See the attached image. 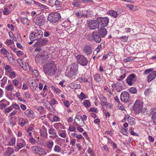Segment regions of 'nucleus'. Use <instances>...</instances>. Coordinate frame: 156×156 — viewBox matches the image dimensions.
Instances as JSON below:
<instances>
[{
  "mask_svg": "<svg viewBox=\"0 0 156 156\" xmlns=\"http://www.w3.org/2000/svg\"><path fill=\"white\" fill-rule=\"evenodd\" d=\"M60 14L58 12L51 13L48 15V20L51 22L55 23L60 19Z\"/></svg>",
  "mask_w": 156,
  "mask_h": 156,
  "instance_id": "obj_5",
  "label": "nucleus"
},
{
  "mask_svg": "<svg viewBox=\"0 0 156 156\" xmlns=\"http://www.w3.org/2000/svg\"><path fill=\"white\" fill-rule=\"evenodd\" d=\"M129 91L133 94H135L137 92V90L136 88L132 87L129 89Z\"/></svg>",
  "mask_w": 156,
  "mask_h": 156,
  "instance_id": "obj_40",
  "label": "nucleus"
},
{
  "mask_svg": "<svg viewBox=\"0 0 156 156\" xmlns=\"http://www.w3.org/2000/svg\"><path fill=\"white\" fill-rule=\"evenodd\" d=\"M87 25L91 30L98 29L99 27V23L97 20H91L87 21Z\"/></svg>",
  "mask_w": 156,
  "mask_h": 156,
  "instance_id": "obj_8",
  "label": "nucleus"
},
{
  "mask_svg": "<svg viewBox=\"0 0 156 156\" xmlns=\"http://www.w3.org/2000/svg\"><path fill=\"white\" fill-rule=\"evenodd\" d=\"M6 42L7 44L9 45L12 44L14 43V41L11 39L7 40Z\"/></svg>",
  "mask_w": 156,
  "mask_h": 156,
  "instance_id": "obj_63",
  "label": "nucleus"
},
{
  "mask_svg": "<svg viewBox=\"0 0 156 156\" xmlns=\"http://www.w3.org/2000/svg\"><path fill=\"white\" fill-rule=\"evenodd\" d=\"M51 88L56 93H60L61 92V90L55 87L54 86H51Z\"/></svg>",
  "mask_w": 156,
  "mask_h": 156,
  "instance_id": "obj_31",
  "label": "nucleus"
},
{
  "mask_svg": "<svg viewBox=\"0 0 156 156\" xmlns=\"http://www.w3.org/2000/svg\"><path fill=\"white\" fill-rule=\"evenodd\" d=\"M31 150L34 153L38 154L39 156L45 155L47 154L44 149L37 146L32 147Z\"/></svg>",
  "mask_w": 156,
  "mask_h": 156,
  "instance_id": "obj_6",
  "label": "nucleus"
},
{
  "mask_svg": "<svg viewBox=\"0 0 156 156\" xmlns=\"http://www.w3.org/2000/svg\"><path fill=\"white\" fill-rule=\"evenodd\" d=\"M88 153L90 154L91 156H95L93 151L90 148H89L87 150V151Z\"/></svg>",
  "mask_w": 156,
  "mask_h": 156,
  "instance_id": "obj_49",
  "label": "nucleus"
},
{
  "mask_svg": "<svg viewBox=\"0 0 156 156\" xmlns=\"http://www.w3.org/2000/svg\"><path fill=\"white\" fill-rule=\"evenodd\" d=\"M48 53L47 51H43L39 53L35 57L37 63H43L48 58Z\"/></svg>",
  "mask_w": 156,
  "mask_h": 156,
  "instance_id": "obj_3",
  "label": "nucleus"
},
{
  "mask_svg": "<svg viewBox=\"0 0 156 156\" xmlns=\"http://www.w3.org/2000/svg\"><path fill=\"white\" fill-rule=\"evenodd\" d=\"M76 60L78 63L81 65L85 66L87 65L88 61L84 55H78L76 57Z\"/></svg>",
  "mask_w": 156,
  "mask_h": 156,
  "instance_id": "obj_9",
  "label": "nucleus"
},
{
  "mask_svg": "<svg viewBox=\"0 0 156 156\" xmlns=\"http://www.w3.org/2000/svg\"><path fill=\"white\" fill-rule=\"evenodd\" d=\"M48 133L51 135H54V138H56L58 137V135L56 134V130L54 129H50L48 130Z\"/></svg>",
  "mask_w": 156,
  "mask_h": 156,
  "instance_id": "obj_23",
  "label": "nucleus"
},
{
  "mask_svg": "<svg viewBox=\"0 0 156 156\" xmlns=\"http://www.w3.org/2000/svg\"><path fill=\"white\" fill-rule=\"evenodd\" d=\"M104 89L107 90L108 92V95L109 97H111L112 94V93L111 92V90L107 86H105L104 87Z\"/></svg>",
  "mask_w": 156,
  "mask_h": 156,
  "instance_id": "obj_37",
  "label": "nucleus"
},
{
  "mask_svg": "<svg viewBox=\"0 0 156 156\" xmlns=\"http://www.w3.org/2000/svg\"><path fill=\"white\" fill-rule=\"evenodd\" d=\"M13 107L16 109H20V107L17 104H16V103H14L13 105Z\"/></svg>",
  "mask_w": 156,
  "mask_h": 156,
  "instance_id": "obj_64",
  "label": "nucleus"
},
{
  "mask_svg": "<svg viewBox=\"0 0 156 156\" xmlns=\"http://www.w3.org/2000/svg\"><path fill=\"white\" fill-rule=\"evenodd\" d=\"M84 105L85 106L89 107L90 106V102L88 100H85L83 102Z\"/></svg>",
  "mask_w": 156,
  "mask_h": 156,
  "instance_id": "obj_41",
  "label": "nucleus"
},
{
  "mask_svg": "<svg viewBox=\"0 0 156 156\" xmlns=\"http://www.w3.org/2000/svg\"><path fill=\"white\" fill-rule=\"evenodd\" d=\"M103 44L102 43H101V44L98 46V47L96 48V50L97 51V53H98L99 52V51L100 49H101L102 48V45H103Z\"/></svg>",
  "mask_w": 156,
  "mask_h": 156,
  "instance_id": "obj_55",
  "label": "nucleus"
},
{
  "mask_svg": "<svg viewBox=\"0 0 156 156\" xmlns=\"http://www.w3.org/2000/svg\"><path fill=\"white\" fill-rule=\"evenodd\" d=\"M100 103L102 106L108 105L106 101H101L100 102Z\"/></svg>",
  "mask_w": 156,
  "mask_h": 156,
  "instance_id": "obj_61",
  "label": "nucleus"
},
{
  "mask_svg": "<svg viewBox=\"0 0 156 156\" xmlns=\"http://www.w3.org/2000/svg\"><path fill=\"white\" fill-rule=\"evenodd\" d=\"M13 89V85L12 83H10L6 86L5 89L8 91H11Z\"/></svg>",
  "mask_w": 156,
  "mask_h": 156,
  "instance_id": "obj_27",
  "label": "nucleus"
},
{
  "mask_svg": "<svg viewBox=\"0 0 156 156\" xmlns=\"http://www.w3.org/2000/svg\"><path fill=\"white\" fill-rule=\"evenodd\" d=\"M119 39H120L122 41H127L128 39V36H126L125 35L119 37Z\"/></svg>",
  "mask_w": 156,
  "mask_h": 156,
  "instance_id": "obj_36",
  "label": "nucleus"
},
{
  "mask_svg": "<svg viewBox=\"0 0 156 156\" xmlns=\"http://www.w3.org/2000/svg\"><path fill=\"white\" fill-rule=\"evenodd\" d=\"M98 23L102 26L105 27H106L109 22V19L107 17H98L97 18Z\"/></svg>",
  "mask_w": 156,
  "mask_h": 156,
  "instance_id": "obj_10",
  "label": "nucleus"
},
{
  "mask_svg": "<svg viewBox=\"0 0 156 156\" xmlns=\"http://www.w3.org/2000/svg\"><path fill=\"white\" fill-rule=\"evenodd\" d=\"M54 127L56 129H62L63 126L60 123H55L54 125Z\"/></svg>",
  "mask_w": 156,
  "mask_h": 156,
  "instance_id": "obj_29",
  "label": "nucleus"
},
{
  "mask_svg": "<svg viewBox=\"0 0 156 156\" xmlns=\"http://www.w3.org/2000/svg\"><path fill=\"white\" fill-rule=\"evenodd\" d=\"M127 121L129 124L131 125L135 123L134 119L131 117H129L128 118Z\"/></svg>",
  "mask_w": 156,
  "mask_h": 156,
  "instance_id": "obj_26",
  "label": "nucleus"
},
{
  "mask_svg": "<svg viewBox=\"0 0 156 156\" xmlns=\"http://www.w3.org/2000/svg\"><path fill=\"white\" fill-rule=\"evenodd\" d=\"M4 68L5 70L9 72L11 71V68L10 66L8 65H6L4 66Z\"/></svg>",
  "mask_w": 156,
  "mask_h": 156,
  "instance_id": "obj_45",
  "label": "nucleus"
},
{
  "mask_svg": "<svg viewBox=\"0 0 156 156\" xmlns=\"http://www.w3.org/2000/svg\"><path fill=\"white\" fill-rule=\"evenodd\" d=\"M54 143L52 141H49L47 142L46 146L49 149H51Z\"/></svg>",
  "mask_w": 156,
  "mask_h": 156,
  "instance_id": "obj_33",
  "label": "nucleus"
},
{
  "mask_svg": "<svg viewBox=\"0 0 156 156\" xmlns=\"http://www.w3.org/2000/svg\"><path fill=\"white\" fill-rule=\"evenodd\" d=\"M25 1L26 3L28 4H30L32 3L33 2H34L35 4H36V2L33 1V0H25Z\"/></svg>",
  "mask_w": 156,
  "mask_h": 156,
  "instance_id": "obj_56",
  "label": "nucleus"
},
{
  "mask_svg": "<svg viewBox=\"0 0 156 156\" xmlns=\"http://www.w3.org/2000/svg\"><path fill=\"white\" fill-rule=\"evenodd\" d=\"M29 141L30 143L32 144H34L36 142V140L33 137L30 138Z\"/></svg>",
  "mask_w": 156,
  "mask_h": 156,
  "instance_id": "obj_62",
  "label": "nucleus"
},
{
  "mask_svg": "<svg viewBox=\"0 0 156 156\" xmlns=\"http://www.w3.org/2000/svg\"><path fill=\"white\" fill-rule=\"evenodd\" d=\"M80 118L81 119V125H84V120H86L87 119V116L86 115H83L82 116H80Z\"/></svg>",
  "mask_w": 156,
  "mask_h": 156,
  "instance_id": "obj_34",
  "label": "nucleus"
},
{
  "mask_svg": "<svg viewBox=\"0 0 156 156\" xmlns=\"http://www.w3.org/2000/svg\"><path fill=\"white\" fill-rule=\"evenodd\" d=\"M98 32L99 34L102 37H105L107 34V31L105 28H101L98 30Z\"/></svg>",
  "mask_w": 156,
  "mask_h": 156,
  "instance_id": "obj_18",
  "label": "nucleus"
},
{
  "mask_svg": "<svg viewBox=\"0 0 156 156\" xmlns=\"http://www.w3.org/2000/svg\"><path fill=\"white\" fill-rule=\"evenodd\" d=\"M61 151V148L58 145H56L55 146L54 151L56 152L59 153Z\"/></svg>",
  "mask_w": 156,
  "mask_h": 156,
  "instance_id": "obj_35",
  "label": "nucleus"
},
{
  "mask_svg": "<svg viewBox=\"0 0 156 156\" xmlns=\"http://www.w3.org/2000/svg\"><path fill=\"white\" fill-rule=\"evenodd\" d=\"M136 80V76L133 73L129 76L126 79V83L130 86L132 85Z\"/></svg>",
  "mask_w": 156,
  "mask_h": 156,
  "instance_id": "obj_11",
  "label": "nucleus"
},
{
  "mask_svg": "<svg viewBox=\"0 0 156 156\" xmlns=\"http://www.w3.org/2000/svg\"><path fill=\"white\" fill-rule=\"evenodd\" d=\"M31 67L30 66L28 65V64L26 65H23V67H22L23 69L24 70H27L28 69H29V67Z\"/></svg>",
  "mask_w": 156,
  "mask_h": 156,
  "instance_id": "obj_59",
  "label": "nucleus"
},
{
  "mask_svg": "<svg viewBox=\"0 0 156 156\" xmlns=\"http://www.w3.org/2000/svg\"><path fill=\"white\" fill-rule=\"evenodd\" d=\"M48 40L46 38H43L41 39L38 40V41L34 44V47H36L37 46H42L46 45L48 43Z\"/></svg>",
  "mask_w": 156,
  "mask_h": 156,
  "instance_id": "obj_15",
  "label": "nucleus"
},
{
  "mask_svg": "<svg viewBox=\"0 0 156 156\" xmlns=\"http://www.w3.org/2000/svg\"><path fill=\"white\" fill-rule=\"evenodd\" d=\"M9 35L10 38H11L13 40H14V39H15L16 41V38L14 36L12 32L9 33Z\"/></svg>",
  "mask_w": 156,
  "mask_h": 156,
  "instance_id": "obj_60",
  "label": "nucleus"
},
{
  "mask_svg": "<svg viewBox=\"0 0 156 156\" xmlns=\"http://www.w3.org/2000/svg\"><path fill=\"white\" fill-rule=\"evenodd\" d=\"M29 72L32 74V75L34 77H37L38 76V70L34 69L31 67H29Z\"/></svg>",
  "mask_w": 156,
  "mask_h": 156,
  "instance_id": "obj_20",
  "label": "nucleus"
},
{
  "mask_svg": "<svg viewBox=\"0 0 156 156\" xmlns=\"http://www.w3.org/2000/svg\"><path fill=\"white\" fill-rule=\"evenodd\" d=\"M31 84L32 86L35 87H37L38 86L37 83L35 80L32 81L31 82Z\"/></svg>",
  "mask_w": 156,
  "mask_h": 156,
  "instance_id": "obj_57",
  "label": "nucleus"
},
{
  "mask_svg": "<svg viewBox=\"0 0 156 156\" xmlns=\"http://www.w3.org/2000/svg\"><path fill=\"white\" fill-rule=\"evenodd\" d=\"M143 108V103L140 100L136 101L133 107V109L136 114H138L142 110Z\"/></svg>",
  "mask_w": 156,
  "mask_h": 156,
  "instance_id": "obj_7",
  "label": "nucleus"
},
{
  "mask_svg": "<svg viewBox=\"0 0 156 156\" xmlns=\"http://www.w3.org/2000/svg\"><path fill=\"white\" fill-rule=\"evenodd\" d=\"M7 78L4 76L3 79L1 80V87H4V86L6 84L7 81Z\"/></svg>",
  "mask_w": 156,
  "mask_h": 156,
  "instance_id": "obj_25",
  "label": "nucleus"
},
{
  "mask_svg": "<svg viewBox=\"0 0 156 156\" xmlns=\"http://www.w3.org/2000/svg\"><path fill=\"white\" fill-rule=\"evenodd\" d=\"M12 84L16 86L19 84V81L16 80L14 79L12 81Z\"/></svg>",
  "mask_w": 156,
  "mask_h": 156,
  "instance_id": "obj_51",
  "label": "nucleus"
},
{
  "mask_svg": "<svg viewBox=\"0 0 156 156\" xmlns=\"http://www.w3.org/2000/svg\"><path fill=\"white\" fill-rule=\"evenodd\" d=\"M92 37L93 40L97 43H100L101 39L100 35L96 32H93L92 33Z\"/></svg>",
  "mask_w": 156,
  "mask_h": 156,
  "instance_id": "obj_16",
  "label": "nucleus"
},
{
  "mask_svg": "<svg viewBox=\"0 0 156 156\" xmlns=\"http://www.w3.org/2000/svg\"><path fill=\"white\" fill-rule=\"evenodd\" d=\"M24 114L28 118H33L34 117V113L31 110L27 109L24 112Z\"/></svg>",
  "mask_w": 156,
  "mask_h": 156,
  "instance_id": "obj_19",
  "label": "nucleus"
},
{
  "mask_svg": "<svg viewBox=\"0 0 156 156\" xmlns=\"http://www.w3.org/2000/svg\"><path fill=\"white\" fill-rule=\"evenodd\" d=\"M151 119L154 123L156 124V112L153 114Z\"/></svg>",
  "mask_w": 156,
  "mask_h": 156,
  "instance_id": "obj_42",
  "label": "nucleus"
},
{
  "mask_svg": "<svg viewBox=\"0 0 156 156\" xmlns=\"http://www.w3.org/2000/svg\"><path fill=\"white\" fill-rule=\"evenodd\" d=\"M14 152L13 149L11 147H8L6 151V153L8 155H10Z\"/></svg>",
  "mask_w": 156,
  "mask_h": 156,
  "instance_id": "obj_38",
  "label": "nucleus"
},
{
  "mask_svg": "<svg viewBox=\"0 0 156 156\" xmlns=\"http://www.w3.org/2000/svg\"><path fill=\"white\" fill-rule=\"evenodd\" d=\"M16 139L15 138H12L9 141V145L11 146H12L15 145Z\"/></svg>",
  "mask_w": 156,
  "mask_h": 156,
  "instance_id": "obj_30",
  "label": "nucleus"
},
{
  "mask_svg": "<svg viewBox=\"0 0 156 156\" xmlns=\"http://www.w3.org/2000/svg\"><path fill=\"white\" fill-rule=\"evenodd\" d=\"M94 80L96 82H99L102 80V76L101 75L97 74L94 76Z\"/></svg>",
  "mask_w": 156,
  "mask_h": 156,
  "instance_id": "obj_22",
  "label": "nucleus"
},
{
  "mask_svg": "<svg viewBox=\"0 0 156 156\" xmlns=\"http://www.w3.org/2000/svg\"><path fill=\"white\" fill-rule=\"evenodd\" d=\"M108 13L110 15L114 16L115 18L116 17L118 16L117 13L114 10H110L108 12Z\"/></svg>",
  "mask_w": 156,
  "mask_h": 156,
  "instance_id": "obj_28",
  "label": "nucleus"
},
{
  "mask_svg": "<svg viewBox=\"0 0 156 156\" xmlns=\"http://www.w3.org/2000/svg\"><path fill=\"white\" fill-rule=\"evenodd\" d=\"M79 98L81 100H83L86 98V96L83 92H81L79 95Z\"/></svg>",
  "mask_w": 156,
  "mask_h": 156,
  "instance_id": "obj_50",
  "label": "nucleus"
},
{
  "mask_svg": "<svg viewBox=\"0 0 156 156\" xmlns=\"http://www.w3.org/2000/svg\"><path fill=\"white\" fill-rule=\"evenodd\" d=\"M7 58L9 62H12L14 60V58L12 55H11V56H9Z\"/></svg>",
  "mask_w": 156,
  "mask_h": 156,
  "instance_id": "obj_47",
  "label": "nucleus"
},
{
  "mask_svg": "<svg viewBox=\"0 0 156 156\" xmlns=\"http://www.w3.org/2000/svg\"><path fill=\"white\" fill-rule=\"evenodd\" d=\"M80 121H81V119L80 118V116L78 115H76L75 119V122L74 123L75 124L76 126H80V125H81L82 124L81 122H80Z\"/></svg>",
  "mask_w": 156,
  "mask_h": 156,
  "instance_id": "obj_21",
  "label": "nucleus"
},
{
  "mask_svg": "<svg viewBox=\"0 0 156 156\" xmlns=\"http://www.w3.org/2000/svg\"><path fill=\"white\" fill-rule=\"evenodd\" d=\"M120 99L121 101L127 102L129 100V94L126 91L122 92L120 95Z\"/></svg>",
  "mask_w": 156,
  "mask_h": 156,
  "instance_id": "obj_12",
  "label": "nucleus"
},
{
  "mask_svg": "<svg viewBox=\"0 0 156 156\" xmlns=\"http://www.w3.org/2000/svg\"><path fill=\"white\" fill-rule=\"evenodd\" d=\"M9 13V11L7 8H5L3 11V14L5 15H8Z\"/></svg>",
  "mask_w": 156,
  "mask_h": 156,
  "instance_id": "obj_52",
  "label": "nucleus"
},
{
  "mask_svg": "<svg viewBox=\"0 0 156 156\" xmlns=\"http://www.w3.org/2000/svg\"><path fill=\"white\" fill-rule=\"evenodd\" d=\"M56 66L54 62L50 61L46 63L43 66L44 73L50 76L53 75L56 71Z\"/></svg>",
  "mask_w": 156,
  "mask_h": 156,
  "instance_id": "obj_1",
  "label": "nucleus"
},
{
  "mask_svg": "<svg viewBox=\"0 0 156 156\" xmlns=\"http://www.w3.org/2000/svg\"><path fill=\"white\" fill-rule=\"evenodd\" d=\"M156 76V71H154L152 72L149 74L147 77V82H150L153 80Z\"/></svg>",
  "mask_w": 156,
  "mask_h": 156,
  "instance_id": "obj_17",
  "label": "nucleus"
},
{
  "mask_svg": "<svg viewBox=\"0 0 156 156\" xmlns=\"http://www.w3.org/2000/svg\"><path fill=\"white\" fill-rule=\"evenodd\" d=\"M71 135L72 136L78 139H80L83 137L82 135L80 134L78 135L77 133H76L72 134Z\"/></svg>",
  "mask_w": 156,
  "mask_h": 156,
  "instance_id": "obj_32",
  "label": "nucleus"
},
{
  "mask_svg": "<svg viewBox=\"0 0 156 156\" xmlns=\"http://www.w3.org/2000/svg\"><path fill=\"white\" fill-rule=\"evenodd\" d=\"M78 66L75 64H73L71 66H68L65 72V75L69 77H72L76 74Z\"/></svg>",
  "mask_w": 156,
  "mask_h": 156,
  "instance_id": "obj_2",
  "label": "nucleus"
},
{
  "mask_svg": "<svg viewBox=\"0 0 156 156\" xmlns=\"http://www.w3.org/2000/svg\"><path fill=\"white\" fill-rule=\"evenodd\" d=\"M34 22L36 24H37L38 26H41L44 25L45 20L44 18L37 16L34 19Z\"/></svg>",
  "mask_w": 156,
  "mask_h": 156,
  "instance_id": "obj_14",
  "label": "nucleus"
},
{
  "mask_svg": "<svg viewBox=\"0 0 156 156\" xmlns=\"http://www.w3.org/2000/svg\"><path fill=\"white\" fill-rule=\"evenodd\" d=\"M43 32L40 30H35L32 32L30 36L31 41H36L41 39L43 36Z\"/></svg>",
  "mask_w": 156,
  "mask_h": 156,
  "instance_id": "obj_4",
  "label": "nucleus"
},
{
  "mask_svg": "<svg viewBox=\"0 0 156 156\" xmlns=\"http://www.w3.org/2000/svg\"><path fill=\"white\" fill-rule=\"evenodd\" d=\"M151 90L150 88H148L146 89L144 92V94L146 96H147L150 93Z\"/></svg>",
  "mask_w": 156,
  "mask_h": 156,
  "instance_id": "obj_46",
  "label": "nucleus"
},
{
  "mask_svg": "<svg viewBox=\"0 0 156 156\" xmlns=\"http://www.w3.org/2000/svg\"><path fill=\"white\" fill-rule=\"evenodd\" d=\"M21 22L24 24H27L28 23V20L27 18L23 17L21 19Z\"/></svg>",
  "mask_w": 156,
  "mask_h": 156,
  "instance_id": "obj_44",
  "label": "nucleus"
},
{
  "mask_svg": "<svg viewBox=\"0 0 156 156\" xmlns=\"http://www.w3.org/2000/svg\"><path fill=\"white\" fill-rule=\"evenodd\" d=\"M134 57H129L126 58L124 60V62H128L132 61L134 60Z\"/></svg>",
  "mask_w": 156,
  "mask_h": 156,
  "instance_id": "obj_39",
  "label": "nucleus"
},
{
  "mask_svg": "<svg viewBox=\"0 0 156 156\" xmlns=\"http://www.w3.org/2000/svg\"><path fill=\"white\" fill-rule=\"evenodd\" d=\"M50 104L51 105H54L57 104V102L55 99L53 98L50 101Z\"/></svg>",
  "mask_w": 156,
  "mask_h": 156,
  "instance_id": "obj_53",
  "label": "nucleus"
},
{
  "mask_svg": "<svg viewBox=\"0 0 156 156\" xmlns=\"http://www.w3.org/2000/svg\"><path fill=\"white\" fill-rule=\"evenodd\" d=\"M102 148L103 150H105L107 152H109V150L108 149V146L106 145H105L103 146L102 147Z\"/></svg>",
  "mask_w": 156,
  "mask_h": 156,
  "instance_id": "obj_58",
  "label": "nucleus"
},
{
  "mask_svg": "<svg viewBox=\"0 0 156 156\" xmlns=\"http://www.w3.org/2000/svg\"><path fill=\"white\" fill-rule=\"evenodd\" d=\"M27 122V120L26 119L20 118L19 120V123L20 125L22 126L25 125Z\"/></svg>",
  "mask_w": 156,
  "mask_h": 156,
  "instance_id": "obj_24",
  "label": "nucleus"
},
{
  "mask_svg": "<svg viewBox=\"0 0 156 156\" xmlns=\"http://www.w3.org/2000/svg\"><path fill=\"white\" fill-rule=\"evenodd\" d=\"M98 96L99 98L101 101H106V99L105 97L103 96L101 94H99Z\"/></svg>",
  "mask_w": 156,
  "mask_h": 156,
  "instance_id": "obj_48",
  "label": "nucleus"
},
{
  "mask_svg": "<svg viewBox=\"0 0 156 156\" xmlns=\"http://www.w3.org/2000/svg\"><path fill=\"white\" fill-rule=\"evenodd\" d=\"M83 52L84 55L88 56L91 54L92 52V48L89 45H85L83 48Z\"/></svg>",
  "mask_w": 156,
  "mask_h": 156,
  "instance_id": "obj_13",
  "label": "nucleus"
},
{
  "mask_svg": "<svg viewBox=\"0 0 156 156\" xmlns=\"http://www.w3.org/2000/svg\"><path fill=\"white\" fill-rule=\"evenodd\" d=\"M17 147L18 149L20 150L23 147V144L22 143H19L17 144Z\"/></svg>",
  "mask_w": 156,
  "mask_h": 156,
  "instance_id": "obj_54",
  "label": "nucleus"
},
{
  "mask_svg": "<svg viewBox=\"0 0 156 156\" xmlns=\"http://www.w3.org/2000/svg\"><path fill=\"white\" fill-rule=\"evenodd\" d=\"M7 50L4 48L0 50V52L4 55H6L7 53Z\"/></svg>",
  "mask_w": 156,
  "mask_h": 156,
  "instance_id": "obj_43",
  "label": "nucleus"
}]
</instances>
